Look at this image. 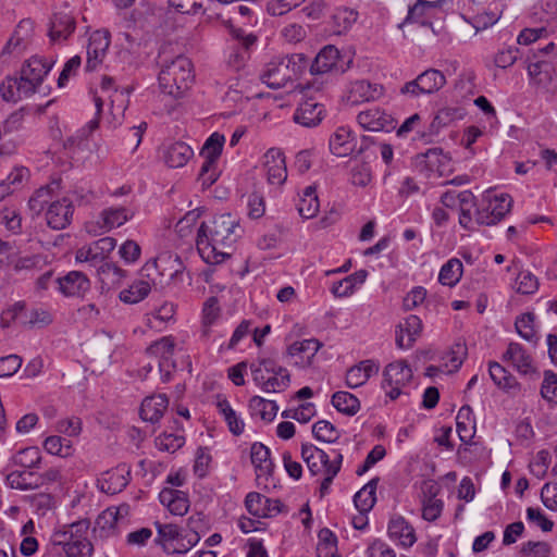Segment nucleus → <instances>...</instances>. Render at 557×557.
<instances>
[{
	"instance_id": "nucleus-1",
	"label": "nucleus",
	"mask_w": 557,
	"mask_h": 557,
	"mask_svg": "<svg viewBox=\"0 0 557 557\" xmlns=\"http://www.w3.org/2000/svg\"><path fill=\"white\" fill-rule=\"evenodd\" d=\"M240 237L238 220L230 213L214 215L198 228L196 245L208 264H221L231 257L234 244Z\"/></svg>"
},
{
	"instance_id": "nucleus-2",
	"label": "nucleus",
	"mask_w": 557,
	"mask_h": 557,
	"mask_svg": "<svg viewBox=\"0 0 557 557\" xmlns=\"http://www.w3.org/2000/svg\"><path fill=\"white\" fill-rule=\"evenodd\" d=\"M194 82V65L187 57L180 54L162 61L158 83L164 95L180 99L191 88Z\"/></svg>"
},
{
	"instance_id": "nucleus-3",
	"label": "nucleus",
	"mask_w": 557,
	"mask_h": 557,
	"mask_svg": "<svg viewBox=\"0 0 557 557\" xmlns=\"http://www.w3.org/2000/svg\"><path fill=\"white\" fill-rule=\"evenodd\" d=\"M29 209L39 214L46 209V221L52 230H64L71 224L73 218V203L67 197L52 200V188L40 187L28 201Z\"/></svg>"
},
{
	"instance_id": "nucleus-4",
	"label": "nucleus",
	"mask_w": 557,
	"mask_h": 557,
	"mask_svg": "<svg viewBox=\"0 0 557 557\" xmlns=\"http://www.w3.org/2000/svg\"><path fill=\"white\" fill-rule=\"evenodd\" d=\"M308 60L302 53H294L269 62L260 75L263 84L273 89L284 87L297 78L307 67Z\"/></svg>"
},
{
	"instance_id": "nucleus-5",
	"label": "nucleus",
	"mask_w": 557,
	"mask_h": 557,
	"mask_svg": "<svg viewBox=\"0 0 557 557\" xmlns=\"http://www.w3.org/2000/svg\"><path fill=\"white\" fill-rule=\"evenodd\" d=\"M115 247L116 240L113 237H102L78 248L75 253V261L88 263L92 267L100 265L102 272H111L117 280H121L125 277L126 272L114 263H104V260Z\"/></svg>"
},
{
	"instance_id": "nucleus-6",
	"label": "nucleus",
	"mask_w": 557,
	"mask_h": 557,
	"mask_svg": "<svg viewBox=\"0 0 557 557\" xmlns=\"http://www.w3.org/2000/svg\"><path fill=\"white\" fill-rule=\"evenodd\" d=\"M255 384L265 393H280L285 391L290 383L287 369L270 359H263L250 367Z\"/></svg>"
},
{
	"instance_id": "nucleus-7",
	"label": "nucleus",
	"mask_w": 557,
	"mask_h": 557,
	"mask_svg": "<svg viewBox=\"0 0 557 557\" xmlns=\"http://www.w3.org/2000/svg\"><path fill=\"white\" fill-rule=\"evenodd\" d=\"M89 528L90 524L87 520L63 525L53 533L52 541L79 557H90L94 548L89 541Z\"/></svg>"
},
{
	"instance_id": "nucleus-8",
	"label": "nucleus",
	"mask_w": 557,
	"mask_h": 557,
	"mask_svg": "<svg viewBox=\"0 0 557 557\" xmlns=\"http://www.w3.org/2000/svg\"><path fill=\"white\" fill-rule=\"evenodd\" d=\"M511 207L512 198L508 194L486 190L476 210L475 221L481 225H495L510 212Z\"/></svg>"
},
{
	"instance_id": "nucleus-9",
	"label": "nucleus",
	"mask_w": 557,
	"mask_h": 557,
	"mask_svg": "<svg viewBox=\"0 0 557 557\" xmlns=\"http://www.w3.org/2000/svg\"><path fill=\"white\" fill-rule=\"evenodd\" d=\"M463 18L476 30L493 26L499 18L502 11L492 0H458Z\"/></svg>"
},
{
	"instance_id": "nucleus-10",
	"label": "nucleus",
	"mask_w": 557,
	"mask_h": 557,
	"mask_svg": "<svg viewBox=\"0 0 557 557\" xmlns=\"http://www.w3.org/2000/svg\"><path fill=\"white\" fill-rule=\"evenodd\" d=\"M413 166L429 180L448 176L454 172V162L450 156L441 148H431L423 153L417 154L413 160Z\"/></svg>"
},
{
	"instance_id": "nucleus-11",
	"label": "nucleus",
	"mask_w": 557,
	"mask_h": 557,
	"mask_svg": "<svg viewBox=\"0 0 557 557\" xmlns=\"http://www.w3.org/2000/svg\"><path fill=\"white\" fill-rule=\"evenodd\" d=\"M413 372L410 364L404 360L388 363L383 371L382 387L391 400L397 399L405 387L411 382Z\"/></svg>"
},
{
	"instance_id": "nucleus-12",
	"label": "nucleus",
	"mask_w": 557,
	"mask_h": 557,
	"mask_svg": "<svg viewBox=\"0 0 557 557\" xmlns=\"http://www.w3.org/2000/svg\"><path fill=\"white\" fill-rule=\"evenodd\" d=\"M133 216L134 211L129 208L108 207L97 218L86 222L85 230L91 236H99L124 225Z\"/></svg>"
},
{
	"instance_id": "nucleus-13",
	"label": "nucleus",
	"mask_w": 557,
	"mask_h": 557,
	"mask_svg": "<svg viewBox=\"0 0 557 557\" xmlns=\"http://www.w3.org/2000/svg\"><path fill=\"white\" fill-rule=\"evenodd\" d=\"M446 84L445 75L434 69L422 72L417 78L406 83L400 88V94L412 98L422 95H432L444 87Z\"/></svg>"
},
{
	"instance_id": "nucleus-14",
	"label": "nucleus",
	"mask_w": 557,
	"mask_h": 557,
	"mask_svg": "<svg viewBox=\"0 0 557 557\" xmlns=\"http://www.w3.org/2000/svg\"><path fill=\"white\" fill-rule=\"evenodd\" d=\"M384 95V87L368 81H355L347 85L343 95V101L350 106L376 101Z\"/></svg>"
},
{
	"instance_id": "nucleus-15",
	"label": "nucleus",
	"mask_w": 557,
	"mask_h": 557,
	"mask_svg": "<svg viewBox=\"0 0 557 557\" xmlns=\"http://www.w3.org/2000/svg\"><path fill=\"white\" fill-rule=\"evenodd\" d=\"M34 23L30 20H22L10 36L2 49V57L9 55L18 58L22 55L34 41Z\"/></svg>"
},
{
	"instance_id": "nucleus-16",
	"label": "nucleus",
	"mask_w": 557,
	"mask_h": 557,
	"mask_svg": "<svg viewBox=\"0 0 557 557\" xmlns=\"http://www.w3.org/2000/svg\"><path fill=\"white\" fill-rule=\"evenodd\" d=\"M55 62V58L46 59L39 55H33L25 62L21 71V78L28 86V90H32L33 94L36 91Z\"/></svg>"
},
{
	"instance_id": "nucleus-17",
	"label": "nucleus",
	"mask_w": 557,
	"mask_h": 557,
	"mask_svg": "<svg viewBox=\"0 0 557 557\" xmlns=\"http://www.w3.org/2000/svg\"><path fill=\"white\" fill-rule=\"evenodd\" d=\"M184 265L177 255L171 252H161L154 259L145 263L141 269L143 275L147 277H158L169 275L173 277L177 275Z\"/></svg>"
},
{
	"instance_id": "nucleus-18",
	"label": "nucleus",
	"mask_w": 557,
	"mask_h": 557,
	"mask_svg": "<svg viewBox=\"0 0 557 557\" xmlns=\"http://www.w3.org/2000/svg\"><path fill=\"white\" fill-rule=\"evenodd\" d=\"M504 360L509 362L519 374L537 379L540 373L533 358L518 343H510L504 354Z\"/></svg>"
},
{
	"instance_id": "nucleus-19",
	"label": "nucleus",
	"mask_w": 557,
	"mask_h": 557,
	"mask_svg": "<svg viewBox=\"0 0 557 557\" xmlns=\"http://www.w3.org/2000/svg\"><path fill=\"white\" fill-rule=\"evenodd\" d=\"M422 331L423 323L418 315L410 314L406 317L396 325V346L403 350L410 349L417 339L421 336Z\"/></svg>"
},
{
	"instance_id": "nucleus-20",
	"label": "nucleus",
	"mask_w": 557,
	"mask_h": 557,
	"mask_svg": "<svg viewBox=\"0 0 557 557\" xmlns=\"http://www.w3.org/2000/svg\"><path fill=\"white\" fill-rule=\"evenodd\" d=\"M174 349L175 341L171 335L163 336L147 348V352L159 360V368L164 381L169 380L171 370L175 368V363L172 360Z\"/></svg>"
},
{
	"instance_id": "nucleus-21",
	"label": "nucleus",
	"mask_w": 557,
	"mask_h": 557,
	"mask_svg": "<svg viewBox=\"0 0 557 557\" xmlns=\"http://www.w3.org/2000/svg\"><path fill=\"white\" fill-rule=\"evenodd\" d=\"M267 181L271 185H282L287 178L285 156L278 148H270L262 157Z\"/></svg>"
},
{
	"instance_id": "nucleus-22",
	"label": "nucleus",
	"mask_w": 557,
	"mask_h": 557,
	"mask_svg": "<svg viewBox=\"0 0 557 557\" xmlns=\"http://www.w3.org/2000/svg\"><path fill=\"white\" fill-rule=\"evenodd\" d=\"M336 453L338 451L332 450L331 456L312 444L301 446V457L312 475L323 474L331 466H334Z\"/></svg>"
},
{
	"instance_id": "nucleus-23",
	"label": "nucleus",
	"mask_w": 557,
	"mask_h": 557,
	"mask_svg": "<svg viewBox=\"0 0 557 557\" xmlns=\"http://www.w3.org/2000/svg\"><path fill=\"white\" fill-rule=\"evenodd\" d=\"M245 507L256 518H272L281 512L282 503L278 499L268 498L258 492H250L246 495Z\"/></svg>"
},
{
	"instance_id": "nucleus-24",
	"label": "nucleus",
	"mask_w": 557,
	"mask_h": 557,
	"mask_svg": "<svg viewBox=\"0 0 557 557\" xmlns=\"http://www.w3.org/2000/svg\"><path fill=\"white\" fill-rule=\"evenodd\" d=\"M110 46L109 32L98 29L91 33L87 44L86 69L96 70L103 61Z\"/></svg>"
},
{
	"instance_id": "nucleus-25",
	"label": "nucleus",
	"mask_w": 557,
	"mask_h": 557,
	"mask_svg": "<svg viewBox=\"0 0 557 557\" xmlns=\"http://www.w3.org/2000/svg\"><path fill=\"white\" fill-rule=\"evenodd\" d=\"M387 535L392 542L403 548H409L417 542L413 527L399 515L393 516L389 519Z\"/></svg>"
},
{
	"instance_id": "nucleus-26",
	"label": "nucleus",
	"mask_w": 557,
	"mask_h": 557,
	"mask_svg": "<svg viewBox=\"0 0 557 557\" xmlns=\"http://www.w3.org/2000/svg\"><path fill=\"white\" fill-rule=\"evenodd\" d=\"M357 122L362 129L369 132H388L395 127L394 119L380 108L361 111Z\"/></svg>"
},
{
	"instance_id": "nucleus-27",
	"label": "nucleus",
	"mask_w": 557,
	"mask_h": 557,
	"mask_svg": "<svg viewBox=\"0 0 557 557\" xmlns=\"http://www.w3.org/2000/svg\"><path fill=\"white\" fill-rule=\"evenodd\" d=\"M114 83L110 77H103L101 81V96L95 99V104L97 108V112L101 110L103 102L106 100L109 101L112 112L119 115L123 114L126 108L127 96L124 90H119L114 88Z\"/></svg>"
},
{
	"instance_id": "nucleus-28",
	"label": "nucleus",
	"mask_w": 557,
	"mask_h": 557,
	"mask_svg": "<svg viewBox=\"0 0 557 557\" xmlns=\"http://www.w3.org/2000/svg\"><path fill=\"white\" fill-rule=\"evenodd\" d=\"M321 346V343L315 338L297 341L288 346L287 355L295 366L305 368L311 364Z\"/></svg>"
},
{
	"instance_id": "nucleus-29",
	"label": "nucleus",
	"mask_w": 557,
	"mask_h": 557,
	"mask_svg": "<svg viewBox=\"0 0 557 557\" xmlns=\"http://www.w3.org/2000/svg\"><path fill=\"white\" fill-rule=\"evenodd\" d=\"M76 22L69 11L55 12L50 21L49 38L52 42H64L75 30Z\"/></svg>"
},
{
	"instance_id": "nucleus-30",
	"label": "nucleus",
	"mask_w": 557,
	"mask_h": 557,
	"mask_svg": "<svg viewBox=\"0 0 557 557\" xmlns=\"http://www.w3.org/2000/svg\"><path fill=\"white\" fill-rule=\"evenodd\" d=\"M356 147L357 139L349 127L339 126L330 136L329 148L336 157H347L355 151Z\"/></svg>"
},
{
	"instance_id": "nucleus-31",
	"label": "nucleus",
	"mask_w": 557,
	"mask_h": 557,
	"mask_svg": "<svg viewBox=\"0 0 557 557\" xmlns=\"http://www.w3.org/2000/svg\"><path fill=\"white\" fill-rule=\"evenodd\" d=\"M128 484V471L125 467H116L100 474L97 480L98 488L106 494L114 495Z\"/></svg>"
},
{
	"instance_id": "nucleus-32",
	"label": "nucleus",
	"mask_w": 557,
	"mask_h": 557,
	"mask_svg": "<svg viewBox=\"0 0 557 557\" xmlns=\"http://www.w3.org/2000/svg\"><path fill=\"white\" fill-rule=\"evenodd\" d=\"M161 156L168 166L178 169L193 158L194 150L184 141H173L163 146Z\"/></svg>"
},
{
	"instance_id": "nucleus-33",
	"label": "nucleus",
	"mask_w": 557,
	"mask_h": 557,
	"mask_svg": "<svg viewBox=\"0 0 557 557\" xmlns=\"http://www.w3.org/2000/svg\"><path fill=\"white\" fill-rule=\"evenodd\" d=\"M157 284L158 282L156 277H147L141 274L140 278L134 281L131 285L120 292L119 298L124 304H138L150 294L152 287Z\"/></svg>"
},
{
	"instance_id": "nucleus-34",
	"label": "nucleus",
	"mask_w": 557,
	"mask_h": 557,
	"mask_svg": "<svg viewBox=\"0 0 557 557\" xmlns=\"http://www.w3.org/2000/svg\"><path fill=\"white\" fill-rule=\"evenodd\" d=\"M159 500L174 516H184L190 506L188 495L172 487L162 488L159 493Z\"/></svg>"
},
{
	"instance_id": "nucleus-35",
	"label": "nucleus",
	"mask_w": 557,
	"mask_h": 557,
	"mask_svg": "<svg viewBox=\"0 0 557 557\" xmlns=\"http://www.w3.org/2000/svg\"><path fill=\"white\" fill-rule=\"evenodd\" d=\"M323 113V106L309 98L299 103L294 113V120L302 126L312 127L322 121Z\"/></svg>"
},
{
	"instance_id": "nucleus-36",
	"label": "nucleus",
	"mask_w": 557,
	"mask_h": 557,
	"mask_svg": "<svg viewBox=\"0 0 557 557\" xmlns=\"http://www.w3.org/2000/svg\"><path fill=\"white\" fill-rule=\"evenodd\" d=\"M250 459L255 467L257 479H268L274 469L270 449L262 443L256 442L250 448Z\"/></svg>"
},
{
	"instance_id": "nucleus-37",
	"label": "nucleus",
	"mask_w": 557,
	"mask_h": 557,
	"mask_svg": "<svg viewBox=\"0 0 557 557\" xmlns=\"http://www.w3.org/2000/svg\"><path fill=\"white\" fill-rule=\"evenodd\" d=\"M368 277V271L358 270L355 273L333 282L330 292L336 298L350 297L357 289H359Z\"/></svg>"
},
{
	"instance_id": "nucleus-38",
	"label": "nucleus",
	"mask_w": 557,
	"mask_h": 557,
	"mask_svg": "<svg viewBox=\"0 0 557 557\" xmlns=\"http://www.w3.org/2000/svg\"><path fill=\"white\" fill-rule=\"evenodd\" d=\"M379 364L373 360H363L351 367L346 373V384L350 388H357L366 384L369 379L379 372Z\"/></svg>"
},
{
	"instance_id": "nucleus-39",
	"label": "nucleus",
	"mask_w": 557,
	"mask_h": 557,
	"mask_svg": "<svg viewBox=\"0 0 557 557\" xmlns=\"http://www.w3.org/2000/svg\"><path fill=\"white\" fill-rule=\"evenodd\" d=\"M59 288L65 296H83L90 288L88 277L78 271H72L59 280Z\"/></svg>"
},
{
	"instance_id": "nucleus-40",
	"label": "nucleus",
	"mask_w": 557,
	"mask_h": 557,
	"mask_svg": "<svg viewBox=\"0 0 557 557\" xmlns=\"http://www.w3.org/2000/svg\"><path fill=\"white\" fill-rule=\"evenodd\" d=\"M169 400L165 395L158 394L146 397L140 407V417L144 421L158 422L168 409Z\"/></svg>"
},
{
	"instance_id": "nucleus-41",
	"label": "nucleus",
	"mask_w": 557,
	"mask_h": 557,
	"mask_svg": "<svg viewBox=\"0 0 557 557\" xmlns=\"http://www.w3.org/2000/svg\"><path fill=\"white\" fill-rule=\"evenodd\" d=\"M248 409L252 419L270 423L275 419L278 406L274 400L253 396L248 403Z\"/></svg>"
},
{
	"instance_id": "nucleus-42",
	"label": "nucleus",
	"mask_w": 557,
	"mask_h": 557,
	"mask_svg": "<svg viewBox=\"0 0 557 557\" xmlns=\"http://www.w3.org/2000/svg\"><path fill=\"white\" fill-rule=\"evenodd\" d=\"M339 61V50L332 45L325 46L317 54L311 64L310 71L312 74H325L337 70Z\"/></svg>"
},
{
	"instance_id": "nucleus-43",
	"label": "nucleus",
	"mask_w": 557,
	"mask_h": 557,
	"mask_svg": "<svg viewBox=\"0 0 557 557\" xmlns=\"http://www.w3.org/2000/svg\"><path fill=\"white\" fill-rule=\"evenodd\" d=\"M215 406L219 414L227 424L230 432L234 435H240L245 430V422L240 413L235 411L230 401L222 396L216 397Z\"/></svg>"
},
{
	"instance_id": "nucleus-44",
	"label": "nucleus",
	"mask_w": 557,
	"mask_h": 557,
	"mask_svg": "<svg viewBox=\"0 0 557 557\" xmlns=\"http://www.w3.org/2000/svg\"><path fill=\"white\" fill-rule=\"evenodd\" d=\"M488 373L494 384L504 392L517 393L520 391L517 379L498 362L490 363Z\"/></svg>"
},
{
	"instance_id": "nucleus-45",
	"label": "nucleus",
	"mask_w": 557,
	"mask_h": 557,
	"mask_svg": "<svg viewBox=\"0 0 557 557\" xmlns=\"http://www.w3.org/2000/svg\"><path fill=\"white\" fill-rule=\"evenodd\" d=\"M0 94L3 100L17 102L33 92L22 78L7 77L0 86Z\"/></svg>"
},
{
	"instance_id": "nucleus-46",
	"label": "nucleus",
	"mask_w": 557,
	"mask_h": 557,
	"mask_svg": "<svg viewBox=\"0 0 557 557\" xmlns=\"http://www.w3.org/2000/svg\"><path fill=\"white\" fill-rule=\"evenodd\" d=\"M233 16L230 18V27L234 36L240 38L244 36L242 28H234L233 24H240L244 26H253L258 22V17L248 4H239L232 9Z\"/></svg>"
},
{
	"instance_id": "nucleus-47",
	"label": "nucleus",
	"mask_w": 557,
	"mask_h": 557,
	"mask_svg": "<svg viewBox=\"0 0 557 557\" xmlns=\"http://www.w3.org/2000/svg\"><path fill=\"white\" fill-rule=\"evenodd\" d=\"M45 451L52 456L66 459L74 455L75 448L70 438L61 437L59 435H50L42 442Z\"/></svg>"
},
{
	"instance_id": "nucleus-48",
	"label": "nucleus",
	"mask_w": 557,
	"mask_h": 557,
	"mask_svg": "<svg viewBox=\"0 0 557 557\" xmlns=\"http://www.w3.org/2000/svg\"><path fill=\"white\" fill-rule=\"evenodd\" d=\"M515 327L521 338L534 345L537 344L540 336L534 313L524 312L518 315L515 322Z\"/></svg>"
},
{
	"instance_id": "nucleus-49",
	"label": "nucleus",
	"mask_w": 557,
	"mask_h": 557,
	"mask_svg": "<svg viewBox=\"0 0 557 557\" xmlns=\"http://www.w3.org/2000/svg\"><path fill=\"white\" fill-rule=\"evenodd\" d=\"M225 144V136L219 132L212 133L205 141L200 156L203 162L219 163Z\"/></svg>"
},
{
	"instance_id": "nucleus-50",
	"label": "nucleus",
	"mask_w": 557,
	"mask_h": 557,
	"mask_svg": "<svg viewBox=\"0 0 557 557\" xmlns=\"http://www.w3.org/2000/svg\"><path fill=\"white\" fill-rule=\"evenodd\" d=\"M358 20V12L349 8L336 9L332 15V29L335 35L348 33Z\"/></svg>"
},
{
	"instance_id": "nucleus-51",
	"label": "nucleus",
	"mask_w": 557,
	"mask_h": 557,
	"mask_svg": "<svg viewBox=\"0 0 557 557\" xmlns=\"http://www.w3.org/2000/svg\"><path fill=\"white\" fill-rule=\"evenodd\" d=\"M467 355V347L463 343H456L442 357V371L445 374L456 372L462 364Z\"/></svg>"
},
{
	"instance_id": "nucleus-52",
	"label": "nucleus",
	"mask_w": 557,
	"mask_h": 557,
	"mask_svg": "<svg viewBox=\"0 0 557 557\" xmlns=\"http://www.w3.org/2000/svg\"><path fill=\"white\" fill-rule=\"evenodd\" d=\"M462 273V262L457 258H450L442 265L438 273V282L444 286L453 287L459 283Z\"/></svg>"
},
{
	"instance_id": "nucleus-53",
	"label": "nucleus",
	"mask_w": 557,
	"mask_h": 557,
	"mask_svg": "<svg viewBox=\"0 0 557 557\" xmlns=\"http://www.w3.org/2000/svg\"><path fill=\"white\" fill-rule=\"evenodd\" d=\"M297 207L299 214L304 219H312L317 215L320 209V202L314 187L308 186L304 189Z\"/></svg>"
},
{
	"instance_id": "nucleus-54",
	"label": "nucleus",
	"mask_w": 557,
	"mask_h": 557,
	"mask_svg": "<svg viewBox=\"0 0 557 557\" xmlns=\"http://www.w3.org/2000/svg\"><path fill=\"white\" fill-rule=\"evenodd\" d=\"M331 403L337 411L346 416H354L360 409L359 399L349 392L339 391L334 393Z\"/></svg>"
},
{
	"instance_id": "nucleus-55",
	"label": "nucleus",
	"mask_w": 557,
	"mask_h": 557,
	"mask_svg": "<svg viewBox=\"0 0 557 557\" xmlns=\"http://www.w3.org/2000/svg\"><path fill=\"white\" fill-rule=\"evenodd\" d=\"M375 491L376 481L372 480L355 494L354 503L359 512L368 513L373 508L376 502Z\"/></svg>"
},
{
	"instance_id": "nucleus-56",
	"label": "nucleus",
	"mask_w": 557,
	"mask_h": 557,
	"mask_svg": "<svg viewBox=\"0 0 557 557\" xmlns=\"http://www.w3.org/2000/svg\"><path fill=\"white\" fill-rule=\"evenodd\" d=\"M41 458L39 448L30 446L17 450L12 457V462L24 469H36L39 467Z\"/></svg>"
},
{
	"instance_id": "nucleus-57",
	"label": "nucleus",
	"mask_w": 557,
	"mask_h": 557,
	"mask_svg": "<svg viewBox=\"0 0 557 557\" xmlns=\"http://www.w3.org/2000/svg\"><path fill=\"white\" fill-rule=\"evenodd\" d=\"M221 318V308L215 297H210L202 308V335L209 336L210 329L218 324Z\"/></svg>"
},
{
	"instance_id": "nucleus-58",
	"label": "nucleus",
	"mask_w": 557,
	"mask_h": 557,
	"mask_svg": "<svg viewBox=\"0 0 557 557\" xmlns=\"http://www.w3.org/2000/svg\"><path fill=\"white\" fill-rule=\"evenodd\" d=\"M30 177L29 170L23 165L14 166L4 180H1L10 195L24 188Z\"/></svg>"
},
{
	"instance_id": "nucleus-59",
	"label": "nucleus",
	"mask_w": 557,
	"mask_h": 557,
	"mask_svg": "<svg viewBox=\"0 0 557 557\" xmlns=\"http://www.w3.org/2000/svg\"><path fill=\"white\" fill-rule=\"evenodd\" d=\"M175 306L164 302L154 312L147 315V324L151 329L162 330L168 323L174 320Z\"/></svg>"
},
{
	"instance_id": "nucleus-60",
	"label": "nucleus",
	"mask_w": 557,
	"mask_h": 557,
	"mask_svg": "<svg viewBox=\"0 0 557 557\" xmlns=\"http://www.w3.org/2000/svg\"><path fill=\"white\" fill-rule=\"evenodd\" d=\"M471 414L470 407L463 406L459 409L456 417V430L462 442H468L473 436L474 424Z\"/></svg>"
},
{
	"instance_id": "nucleus-61",
	"label": "nucleus",
	"mask_w": 557,
	"mask_h": 557,
	"mask_svg": "<svg viewBox=\"0 0 557 557\" xmlns=\"http://www.w3.org/2000/svg\"><path fill=\"white\" fill-rule=\"evenodd\" d=\"M127 505H121L119 507H109L99 516L97 523L102 529L113 530L115 529L119 519L127 516Z\"/></svg>"
},
{
	"instance_id": "nucleus-62",
	"label": "nucleus",
	"mask_w": 557,
	"mask_h": 557,
	"mask_svg": "<svg viewBox=\"0 0 557 557\" xmlns=\"http://www.w3.org/2000/svg\"><path fill=\"white\" fill-rule=\"evenodd\" d=\"M315 414V405L310 401L299 404L296 408L286 409L282 412L283 418H292L300 423L309 422Z\"/></svg>"
},
{
	"instance_id": "nucleus-63",
	"label": "nucleus",
	"mask_w": 557,
	"mask_h": 557,
	"mask_svg": "<svg viewBox=\"0 0 557 557\" xmlns=\"http://www.w3.org/2000/svg\"><path fill=\"white\" fill-rule=\"evenodd\" d=\"M462 117L463 113L461 109L445 107L437 111L436 115L433 119L432 127L438 131L443 127L450 125L455 121L461 120Z\"/></svg>"
},
{
	"instance_id": "nucleus-64",
	"label": "nucleus",
	"mask_w": 557,
	"mask_h": 557,
	"mask_svg": "<svg viewBox=\"0 0 557 557\" xmlns=\"http://www.w3.org/2000/svg\"><path fill=\"white\" fill-rule=\"evenodd\" d=\"M541 396L547 403L557 406V374L552 370L544 371Z\"/></svg>"
}]
</instances>
